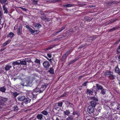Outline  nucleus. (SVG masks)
<instances>
[{
	"label": "nucleus",
	"instance_id": "nucleus-52",
	"mask_svg": "<svg viewBox=\"0 0 120 120\" xmlns=\"http://www.w3.org/2000/svg\"><path fill=\"white\" fill-rule=\"evenodd\" d=\"M85 75L84 74L82 75L81 76H78V79H81L82 77H84Z\"/></svg>",
	"mask_w": 120,
	"mask_h": 120
},
{
	"label": "nucleus",
	"instance_id": "nucleus-40",
	"mask_svg": "<svg viewBox=\"0 0 120 120\" xmlns=\"http://www.w3.org/2000/svg\"><path fill=\"white\" fill-rule=\"evenodd\" d=\"M67 103L69 105L70 107H72L73 106V104L72 103H70L69 101L67 102Z\"/></svg>",
	"mask_w": 120,
	"mask_h": 120
},
{
	"label": "nucleus",
	"instance_id": "nucleus-34",
	"mask_svg": "<svg viewBox=\"0 0 120 120\" xmlns=\"http://www.w3.org/2000/svg\"><path fill=\"white\" fill-rule=\"evenodd\" d=\"M69 94L68 92L66 91L61 96L62 97H64L66 96Z\"/></svg>",
	"mask_w": 120,
	"mask_h": 120
},
{
	"label": "nucleus",
	"instance_id": "nucleus-59",
	"mask_svg": "<svg viewBox=\"0 0 120 120\" xmlns=\"http://www.w3.org/2000/svg\"><path fill=\"white\" fill-rule=\"evenodd\" d=\"M91 40V39L87 38V39H86V41H90V40Z\"/></svg>",
	"mask_w": 120,
	"mask_h": 120
},
{
	"label": "nucleus",
	"instance_id": "nucleus-4",
	"mask_svg": "<svg viewBox=\"0 0 120 120\" xmlns=\"http://www.w3.org/2000/svg\"><path fill=\"white\" fill-rule=\"evenodd\" d=\"M111 105L114 107V109L116 111L120 112V104L118 103H114L113 104L112 103Z\"/></svg>",
	"mask_w": 120,
	"mask_h": 120
},
{
	"label": "nucleus",
	"instance_id": "nucleus-23",
	"mask_svg": "<svg viewBox=\"0 0 120 120\" xmlns=\"http://www.w3.org/2000/svg\"><path fill=\"white\" fill-rule=\"evenodd\" d=\"M74 5L73 4H68L66 5H63V6L64 7L67 8L74 6Z\"/></svg>",
	"mask_w": 120,
	"mask_h": 120
},
{
	"label": "nucleus",
	"instance_id": "nucleus-54",
	"mask_svg": "<svg viewBox=\"0 0 120 120\" xmlns=\"http://www.w3.org/2000/svg\"><path fill=\"white\" fill-rule=\"evenodd\" d=\"M60 32V31L59 30V31H56L55 33H54L53 34V35L54 36H56V35L58 33H59Z\"/></svg>",
	"mask_w": 120,
	"mask_h": 120
},
{
	"label": "nucleus",
	"instance_id": "nucleus-27",
	"mask_svg": "<svg viewBox=\"0 0 120 120\" xmlns=\"http://www.w3.org/2000/svg\"><path fill=\"white\" fill-rule=\"evenodd\" d=\"M6 89L4 86L1 87L0 88V91L2 92H4Z\"/></svg>",
	"mask_w": 120,
	"mask_h": 120
},
{
	"label": "nucleus",
	"instance_id": "nucleus-32",
	"mask_svg": "<svg viewBox=\"0 0 120 120\" xmlns=\"http://www.w3.org/2000/svg\"><path fill=\"white\" fill-rule=\"evenodd\" d=\"M87 38L91 39V40H93L96 39V38H95L94 37H91L90 35H88L87 36Z\"/></svg>",
	"mask_w": 120,
	"mask_h": 120
},
{
	"label": "nucleus",
	"instance_id": "nucleus-38",
	"mask_svg": "<svg viewBox=\"0 0 120 120\" xmlns=\"http://www.w3.org/2000/svg\"><path fill=\"white\" fill-rule=\"evenodd\" d=\"M7 1V0H0V3L2 4H4Z\"/></svg>",
	"mask_w": 120,
	"mask_h": 120
},
{
	"label": "nucleus",
	"instance_id": "nucleus-29",
	"mask_svg": "<svg viewBox=\"0 0 120 120\" xmlns=\"http://www.w3.org/2000/svg\"><path fill=\"white\" fill-rule=\"evenodd\" d=\"M101 93L103 95H104L106 94V90L105 89L102 88V89L101 90Z\"/></svg>",
	"mask_w": 120,
	"mask_h": 120
},
{
	"label": "nucleus",
	"instance_id": "nucleus-35",
	"mask_svg": "<svg viewBox=\"0 0 120 120\" xmlns=\"http://www.w3.org/2000/svg\"><path fill=\"white\" fill-rule=\"evenodd\" d=\"M56 38L53 39H52L51 40H50L49 41V42H53L54 41H56L57 40H60V38Z\"/></svg>",
	"mask_w": 120,
	"mask_h": 120
},
{
	"label": "nucleus",
	"instance_id": "nucleus-8",
	"mask_svg": "<svg viewBox=\"0 0 120 120\" xmlns=\"http://www.w3.org/2000/svg\"><path fill=\"white\" fill-rule=\"evenodd\" d=\"M7 100V98H0V104L3 105Z\"/></svg>",
	"mask_w": 120,
	"mask_h": 120
},
{
	"label": "nucleus",
	"instance_id": "nucleus-7",
	"mask_svg": "<svg viewBox=\"0 0 120 120\" xmlns=\"http://www.w3.org/2000/svg\"><path fill=\"white\" fill-rule=\"evenodd\" d=\"M94 108H95L89 105L87 108V111L90 113H92L94 112Z\"/></svg>",
	"mask_w": 120,
	"mask_h": 120
},
{
	"label": "nucleus",
	"instance_id": "nucleus-12",
	"mask_svg": "<svg viewBox=\"0 0 120 120\" xmlns=\"http://www.w3.org/2000/svg\"><path fill=\"white\" fill-rule=\"evenodd\" d=\"M22 25H20L19 27V28L17 30V34H18L19 35H20L21 34H22Z\"/></svg>",
	"mask_w": 120,
	"mask_h": 120
},
{
	"label": "nucleus",
	"instance_id": "nucleus-46",
	"mask_svg": "<svg viewBox=\"0 0 120 120\" xmlns=\"http://www.w3.org/2000/svg\"><path fill=\"white\" fill-rule=\"evenodd\" d=\"M119 20L118 18H116L115 19H114L111 21V22H113L116 21L118 20Z\"/></svg>",
	"mask_w": 120,
	"mask_h": 120
},
{
	"label": "nucleus",
	"instance_id": "nucleus-2",
	"mask_svg": "<svg viewBox=\"0 0 120 120\" xmlns=\"http://www.w3.org/2000/svg\"><path fill=\"white\" fill-rule=\"evenodd\" d=\"M91 99L92 100L90 102L89 105L95 108L98 101V99L94 97H92Z\"/></svg>",
	"mask_w": 120,
	"mask_h": 120
},
{
	"label": "nucleus",
	"instance_id": "nucleus-63",
	"mask_svg": "<svg viewBox=\"0 0 120 120\" xmlns=\"http://www.w3.org/2000/svg\"><path fill=\"white\" fill-rule=\"evenodd\" d=\"M46 58L48 60H49L50 62H52V59H49L47 57H46Z\"/></svg>",
	"mask_w": 120,
	"mask_h": 120
},
{
	"label": "nucleus",
	"instance_id": "nucleus-50",
	"mask_svg": "<svg viewBox=\"0 0 120 120\" xmlns=\"http://www.w3.org/2000/svg\"><path fill=\"white\" fill-rule=\"evenodd\" d=\"M88 82V81H86L85 82L82 84V85L84 86H87V83Z\"/></svg>",
	"mask_w": 120,
	"mask_h": 120
},
{
	"label": "nucleus",
	"instance_id": "nucleus-39",
	"mask_svg": "<svg viewBox=\"0 0 120 120\" xmlns=\"http://www.w3.org/2000/svg\"><path fill=\"white\" fill-rule=\"evenodd\" d=\"M38 1L37 0H33L32 3L33 4L35 5H37L38 4Z\"/></svg>",
	"mask_w": 120,
	"mask_h": 120
},
{
	"label": "nucleus",
	"instance_id": "nucleus-18",
	"mask_svg": "<svg viewBox=\"0 0 120 120\" xmlns=\"http://www.w3.org/2000/svg\"><path fill=\"white\" fill-rule=\"evenodd\" d=\"M79 58V57H78L75 58V59L69 62V64L70 65L73 64L76 61L78 60Z\"/></svg>",
	"mask_w": 120,
	"mask_h": 120
},
{
	"label": "nucleus",
	"instance_id": "nucleus-25",
	"mask_svg": "<svg viewBox=\"0 0 120 120\" xmlns=\"http://www.w3.org/2000/svg\"><path fill=\"white\" fill-rule=\"evenodd\" d=\"M40 89L38 88H36L34 89V93L36 92V93H41L40 92Z\"/></svg>",
	"mask_w": 120,
	"mask_h": 120
},
{
	"label": "nucleus",
	"instance_id": "nucleus-51",
	"mask_svg": "<svg viewBox=\"0 0 120 120\" xmlns=\"http://www.w3.org/2000/svg\"><path fill=\"white\" fill-rule=\"evenodd\" d=\"M19 8L22 9L23 11H27V9L25 8H23L22 7H19Z\"/></svg>",
	"mask_w": 120,
	"mask_h": 120
},
{
	"label": "nucleus",
	"instance_id": "nucleus-15",
	"mask_svg": "<svg viewBox=\"0 0 120 120\" xmlns=\"http://www.w3.org/2000/svg\"><path fill=\"white\" fill-rule=\"evenodd\" d=\"M43 115L41 114H38L36 116L37 119L39 120H42L43 119Z\"/></svg>",
	"mask_w": 120,
	"mask_h": 120
},
{
	"label": "nucleus",
	"instance_id": "nucleus-14",
	"mask_svg": "<svg viewBox=\"0 0 120 120\" xmlns=\"http://www.w3.org/2000/svg\"><path fill=\"white\" fill-rule=\"evenodd\" d=\"M34 27L35 28L39 29L41 27V25L40 23H36L35 24Z\"/></svg>",
	"mask_w": 120,
	"mask_h": 120
},
{
	"label": "nucleus",
	"instance_id": "nucleus-31",
	"mask_svg": "<svg viewBox=\"0 0 120 120\" xmlns=\"http://www.w3.org/2000/svg\"><path fill=\"white\" fill-rule=\"evenodd\" d=\"M41 17L42 19L45 20L46 19V15L45 14H42L41 16Z\"/></svg>",
	"mask_w": 120,
	"mask_h": 120
},
{
	"label": "nucleus",
	"instance_id": "nucleus-62",
	"mask_svg": "<svg viewBox=\"0 0 120 120\" xmlns=\"http://www.w3.org/2000/svg\"><path fill=\"white\" fill-rule=\"evenodd\" d=\"M6 49V48H3L2 49L0 50V51H4Z\"/></svg>",
	"mask_w": 120,
	"mask_h": 120
},
{
	"label": "nucleus",
	"instance_id": "nucleus-44",
	"mask_svg": "<svg viewBox=\"0 0 120 120\" xmlns=\"http://www.w3.org/2000/svg\"><path fill=\"white\" fill-rule=\"evenodd\" d=\"M66 120H73V118L71 116H70Z\"/></svg>",
	"mask_w": 120,
	"mask_h": 120
},
{
	"label": "nucleus",
	"instance_id": "nucleus-43",
	"mask_svg": "<svg viewBox=\"0 0 120 120\" xmlns=\"http://www.w3.org/2000/svg\"><path fill=\"white\" fill-rule=\"evenodd\" d=\"M14 110L15 111H17L19 109V108L16 105L14 107Z\"/></svg>",
	"mask_w": 120,
	"mask_h": 120
},
{
	"label": "nucleus",
	"instance_id": "nucleus-53",
	"mask_svg": "<svg viewBox=\"0 0 120 120\" xmlns=\"http://www.w3.org/2000/svg\"><path fill=\"white\" fill-rule=\"evenodd\" d=\"M76 118H77V120H80L81 119L80 115L79 116H77L76 117Z\"/></svg>",
	"mask_w": 120,
	"mask_h": 120
},
{
	"label": "nucleus",
	"instance_id": "nucleus-19",
	"mask_svg": "<svg viewBox=\"0 0 120 120\" xmlns=\"http://www.w3.org/2000/svg\"><path fill=\"white\" fill-rule=\"evenodd\" d=\"M11 41V39H9L5 42L2 45L3 46H4L9 44Z\"/></svg>",
	"mask_w": 120,
	"mask_h": 120
},
{
	"label": "nucleus",
	"instance_id": "nucleus-42",
	"mask_svg": "<svg viewBox=\"0 0 120 120\" xmlns=\"http://www.w3.org/2000/svg\"><path fill=\"white\" fill-rule=\"evenodd\" d=\"M66 26L65 25L64 26L62 27L60 30H59V31H60V32H61L63 30L65 29Z\"/></svg>",
	"mask_w": 120,
	"mask_h": 120
},
{
	"label": "nucleus",
	"instance_id": "nucleus-64",
	"mask_svg": "<svg viewBox=\"0 0 120 120\" xmlns=\"http://www.w3.org/2000/svg\"><path fill=\"white\" fill-rule=\"evenodd\" d=\"M118 60L119 61H120V54L118 56Z\"/></svg>",
	"mask_w": 120,
	"mask_h": 120
},
{
	"label": "nucleus",
	"instance_id": "nucleus-21",
	"mask_svg": "<svg viewBox=\"0 0 120 120\" xmlns=\"http://www.w3.org/2000/svg\"><path fill=\"white\" fill-rule=\"evenodd\" d=\"M92 18H91L90 17L87 16H86L84 17V20L88 22L91 21L92 20Z\"/></svg>",
	"mask_w": 120,
	"mask_h": 120
},
{
	"label": "nucleus",
	"instance_id": "nucleus-33",
	"mask_svg": "<svg viewBox=\"0 0 120 120\" xmlns=\"http://www.w3.org/2000/svg\"><path fill=\"white\" fill-rule=\"evenodd\" d=\"M57 103V106L60 107H61L63 104V102L61 101L58 102Z\"/></svg>",
	"mask_w": 120,
	"mask_h": 120
},
{
	"label": "nucleus",
	"instance_id": "nucleus-1",
	"mask_svg": "<svg viewBox=\"0 0 120 120\" xmlns=\"http://www.w3.org/2000/svg\"><path fill=\"white\" fill-rule=\"evenodd\" d=\"M104 73V75L107 76L111 80H113L115 78L116 76L115 75H113V71L107 70Z\"/></svg>",
	"mask_w": 120,
	"mask_h": 120
},
{
	"label": "nucleus",
	"instance_id": "nucleus-41",
	"mask_svg": "<svg viewBox=\"0 0 120 120\" xmlns=\"http://www.w3.org/2000/svg\"><path fill=\"white\" fill-rule=\"evenodd\" d=\"M32 100H35L37 97V96L36 94H33Z\"/></svg>",
	"mask_w": 120,
	"mask_h": 120
},
{
	"label": "nucleus",
	"instance_id": "nucleus-36",
	"mask_svg": "<svg viewBox=\"0 0 120 120\" xmlns=\"http://www.w3.org/2000/svg\"><path fill=\"white\" fill-rule=\"evenodd\" d=\"M19 94L17 92H15L13 93V95L15 97H16L19 95Z\"/></svg>",
	"mask_w": 120,
	"mask_h": 120
},
{
	"label": "nucleus",
	"instance_id": "nucleus-58",
	"mask_svg": "<svg viewBox=\"0 0 120 120\" xmlns=\"http://www.w3.org/2000/svg\"><path fill=\"white\" fill-rule=\"evenodd\" d=\"M70 51L69 50L68 51H67L66 53H67V54H68V55L70 54Z\"/></svg>",
	"mask_w": 120,
	"mask_h": 120
},
{
	"label": "nucleus",
	"instance_id": "nucleus-3",
	"mask_svg": "<svg viewBox=\"0 0 120 120\" xmlns=\"http://www.w3.org/2000/svg\"><path fill=\"white\" fill-rule=\"evenodd\" d=\"M29 58H27L23 59L22 60H19V63H20V65H26L25 66V68H26V62H31V60Z\"/></svg>",
	"mask_w": 120,
	"mask_h": 120
},
{
	"label": "nucleus",
	"instance_id": "nucleus-22",
	"mask_svg": "<svg viewBox=\"0 0 120 120\" xmlns=\"http://www.w3.org/2000/svg\"><path fill=\"white\" fill-rule=\"evenodd\" d=\"M96 86L98 89V90H101L103 88V87L101 85L98 84H96Z\"/></svg>",
	"mask_w": 120,
	"mask_h": 120
},
{
	"label": "nucleus",
	"instance_id": "nucleus-20",
	"mask_svg": "<svg viewBox=\"0 0 120 120\" xmlns=\"http://www.w3.org/2000/svg\"><path fill=\"white\" fill-rule=\"evenodd\" d=\"M15 35L12 32H11L9 33L8 35L7 36V37H10V38H13Z\"/></svg>",
	"mask_w": 120,
	"mask_h": 120
},
{
	"label": "nucleus",
	"instance_id": "nucleus-26",
	"mask_svg": "<svg viewBox=\"0 0 120 120\" xmlns=\"http://www.w3.org/2000/svg\"><path fill=\"white\" fill-rule=\"evenodd\" d=\"M70 114L69 110H67L66 111H64V115L68 116Z\"/></svg>",
	"mask_w": 120,
	"mask_h": 120
},
{
	"label": "nucleus",
	"instance_id": "nucleus-16",
	"mask_svg": "<svg viewBox=\"0 0 120 120\" xmlns=\"http://www.w3.org/2000/svg\"><path fill=\"white\" fill-rule=\"evenodd\" d=\"M25 97L23 96H20L18 98V100L20 101H22L24 100L25 99Z\"/></svg>",
	"mask_w": 120,
	"mask_h": 120
},
{
	"label": "nucleus",
	"instance_id": "nucleus-49",
	"mask_svg": "<svg viewBox=\"0 0 120 120\" xmlns=\"http://www.w3.org/2000/svg\"><path fill=\"white\" fill-rule=\"evenodd\" d=\"M68 56V54H67V53H66L63 56H62V59H64L63 58L64 57L65 58L66 57V56Z\"/></svg>",
	"mask_w": 120,
	"mask_h": 120
},
{
	"label": "nucleus",
	"instance_id": "nucleus-45",
	"mask_svg": "<svg viewBox=\"0 0 120 120\" xmlns=\"http://www.w3.org/2000/svg\"><path fill=\"white\" fill-rule=\"evenodd\" d=\"M34 33H34V34H38L40 32V31L38 30H34Z\"/></svg>",
	"mask_w": 120,
	"mask_h": 120
},
{
	"label": "nucleus",
	"instance_id": "nucleus-28",
	"mask_svg": "<svg viewBox=\"0 0 120 120\" xmlns=\"http://www.w3.org/2000/svg\"><path fill=\"white\" fill-rule=\"evenodd\" d=\"M55 46V45H50L46 49V50H49L50 49H52V48L54 47Z\"/></svg>",
	"mask_w": 120,
	"mask_h": 120
},
{
	"label": "nucleus",
	"instance_id": "nucleus-5",
	"mask_svg": "<svg viewBox=\"0 0 120 120\" xmlns=\"http://www.w3.org/2000/svg\"><path fill=\"white\" fill-rule=\"evenodd\" d=\"M93 86L91 89V90L88 89H87L86 90V94L89 95H92L93 93L94 92L95 93H96L97 92V90H94V88Z\"/></svg>",
	"mask_w": 120,
	"mask_h": 120
},
{
	"label": "nucleus",
	"instance_id": "nucleus-48",
	"mask_svg": "<svg viewBox=\"0 0 120 120\" xmlns=\"http://www.w3.org/2000/svg\"><path fill=\"white\" fill-rule=\"evenodd\" d=\"M8 4L7 3H5L3 5V10H4L7 9V8L6 7L5 5L6 4Z\"/></svg>",
	"mask_w": 120,
	"mask_h": 120
},
{
	"label": "nucleus",
	"instance_id": "nucleus-47",
	"mask_svg": "<svg viewBox=\"0 0 120 120\" xmlns=\"http://www.w3.org/2000/svg\"><path fill=\"white\" fill-rule=\"evenodd\" d=\"M28 30L32 33H34V30H33L31 27H30Z\"/></svg>",
	"mask_w": 120,
	"mask_h": 120
},
{
	"label": "nucleus",
	"instance_id": "nucleus-37",
	"mask_svg": "<svg viewBox=\"0 0 120 120\" xmlns=\"http://www.w3.org/2000/svg\"><path fill=\"white\" fill-rule=\"evenodd\" d=\"M34 62L37 64H40V61L38 59H36V60L34 61Z\"/></svg>",
	"mask_w": 120,
	"mask_h": 120
},
{
	"label": "nucleus",
	"instance_id": "nucleus-9",
	"mask_svg": "<svg viewBox=\"0 0 120 120\" xmlns=\"http://www.w3.org/2000/svg\"><path fill=\"white\" fill-rule=\"evenodd\" d=\"M12 67L11 65H10L9 64L6 65L4 67L5 70L6 71L10 70L12 68Z\"/></svg>",
	"mask_w": 120,
	"mask_h": 120
},
{
	"label": "nucleus",
	"instance_id": "nucleus-13",
	"mask_svg": "<svg viewBox=\"0 0 120 120\" xmlns=\"http://www.w3.org/2000/svg\"><path fill=\"white\" fill-rule=\"evenodd\" d=\"M12 66L14 67L16 66L19 65L20 63H19V60H18L15 61L13 62L12 64Z\"/></svg>",
	"mask_w": 120,
	"mask_h": 120
},
{
	"label": "nucleus",
	"instance_id": "nucleus-24",
	"mask_svg": "<svg viewBox=\"0 0 120 120\" xmlns=\"http://www.w3.org/2000/svg\"><path fill=\"white\" fill-rule=\"evenodd\" d=\"M48 71L51 74H54V70L52 68H50Z\"/></svg>",
	"mask_w": 120,
	"mask_h": 120
},
{
	"label": "nucleus",
	"instance_id": "nucleus-17",
	"mask_svg": "<svg viewBox=\"0 0 120 120\" xmlns=\"http://www.w3.org/2000/svg\"><path fill=\"white\" fill-rule=\"evenodd\" d=\"M72 114L73 115L76 116H77L80 115V112L79 111H74L73 112Z\"/></svg>",
	"mask_w": 120,
	"mask_h": 120
},
{
	"label": "nucleus",
	"instance_id": "nucleus-6",
	"mask_svg": "<svg viewBox=\"0 0 120 120\" xmlns=\"http://www.w3.org/2000/svg\"><path fill=\"white\" fill-rule=\"evenodd\" d=\"M43 65L44 68L46 70L49 69L50 66V64L48 61H45L43 63Z\"/></svg>",
	"mask_w": 120,
	"mask_h": 120
},
{
	"label": "nucleus",
	"instance_id": "nucleus-61",
	"mask_svg": "<svg viewBox=\"0 0 120 120\" xmlns=\"http://www.w3.org/2000/svg\"><path fill=\"white\" fill-rule=\"evenodd\" d=\"M26 27L27 29H28L30 28L29 25H26Z\"/></svg>",
	"mask_w": 120,
	"mask_h": 120
},
{
	"label": "nucleus",
	"instance_id": "nucleus-57",
	"mask_svg": "<svg viewBox=\"0 0 120 120\" xmlns=\"http://www.w3.org/2000/svg\"><path fill=\"white\" fill-rule=\"evenodd\" d=\"M4 13L7 14L8 13V11L7 8L5 9V10H4Z\"/></svg>",
	"mask_w": 120,
	"mask_h": 120
},
{
	"label": "nucleus",
	"instance_id": "nucleus-30",
	"mask_svg": "<svg viewBox=\"0 0 120 120\" xmlns=\"http://www.w3.org/2000/svg\"><path fill=\"white\" fill-rule=\"evenodd\" d=\"M41 113L43 114L45 116L47 115L48 113V112L47 111H45V110L42 111L41 112Z\"/></svg>",
	"mask_w": 120,
	"mask_h": 120
},
{
	"label": "nucleus",
	"instance_id": "nucleus-60",
	"mask_svg": "<svg viewBox=\"0 0 120 120\" xmlns=\"http://www.w3.org/2000/svg\"><path fill=\"white\" fill-rule=\"evenodd\" d=\"M120 42L117 40L114 43L115 44H118Z\"/></svg>",
	"mask_w": 120,
	"mask_h": 120
},
{
	"label": "nucleus",
	"instance_id": "nucleus-56",
	"mask_svg": "<svg viewBox=\"0 0 120 120\" xmlns=\"http://www.w3.org/2000/svg\"><path fill=\"white\" fill-rule=\"evenodd\" d=\"M118 26H116L112 28V29H113V30H117L118 28Z\"/></svg>",
	"mask_w": 120,
	"mask_h": 120
},
{
	"label": "nucleus",
	"instance_id": "nucleus-10",
	"mask_svg": "<svg viewBox=\"0 0 120 120\" xmlns=\"http://www.w3.org/2000/svg\"><path fill=\"white\" fill-rule=\"evenodd\" d=\"M31 101V100L30 99L28 98H25L24 99V101H23L22 104L23 105L25 103V104H26L29 103Z\"/></svg>",
	"mask_w": 120,
	"mask_h": 120
},
{
	"label": "nucleus",
	"instance_id": "nucleus-11",
	"mask_svg": "<svg viewBox=\"0 0 120 120\" xmlns=\"http://www.w3.org/2000/svg\"><path fill=\"white\" fill-rule=\"evenodd\" d=\"M47 86L46 85H43L40 89L39 91L41 93H42L47 87Z\"/></svg>",
	"mask_w": 120,
	"mask_h": 120
},
{
	"label": "nucleus",
	"instance_id": "nucleus-55",
	"mask_svg": "<svg viewBox=\"0 0 120 120\" xmlns=\"http://www.w3.org/2000/svg\"><path fill=\"white\" fill-rule=\"evenodd\" d=\"M47 56L49 58H51L52 57L51 55V54L49 53H47Z\"/></svg>",
	"mask_w": 120,
	"mask_h": 120
}]
</instances>
